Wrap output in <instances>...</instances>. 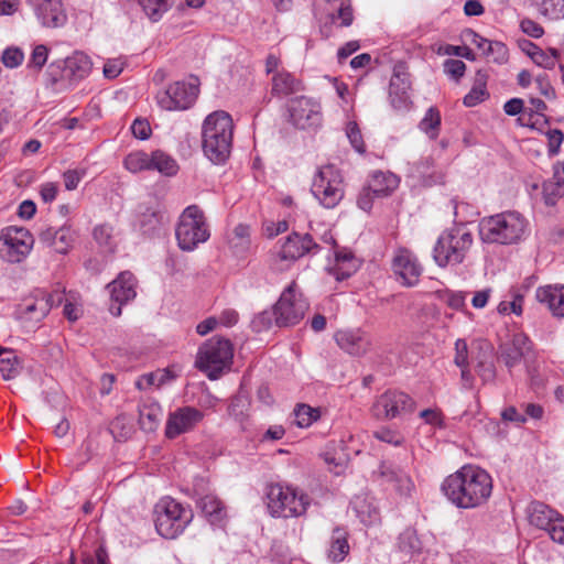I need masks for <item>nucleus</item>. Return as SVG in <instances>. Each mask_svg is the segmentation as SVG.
<instances>
[{"instance_id":"1","label":"nucleus","mask_w":564,"mask_h":564,"mask_svg":"<svg viewBox=\"0 0 564 564\" xmlns=\"http://www.w3.org/2000/svg\"><path fill=\"white\" fill-rule=\"evenodd\" d=\"M442 491L457 508H478L491 496L492 478L485 469L466 465L445 478Z\"/></svg>"},{"instance_id":"2","label":"nucleus","mask_w":564,"mask_h":564,"mask_svg":"<svg viewBox=\"0 0 564 564\" xmlns=\"http://www.w3.org/2000/svg\"><path fill=\"white\" fill-rule=\"evenodd\" d=\"M234 121L224 110L209 113L202 126V149L214 164L225 163L231 152Z\"/></svg>"},{"instance_id":"3","label":"nucleus","mask_w":564,"mask_h":564,"mask_svg":"<svg viewBox=\"0 0 564 564\" xmlns=\"http://www.w3.org/2000/svg\"><path fill=\"white\" fill-rule=\"evenodd\" d=\"M528 221L518 212H503L484 217L479 223V236L485 243L513 245L525 235Z\"/></svg>"},{"instance_id":"4","label":"nucleus","mask_w":564,"mask_h":564,"mask_svg":"<svg viewBox=\"0 0 564 564\" xmlns=\"http://www.w3.org/2000/svg\"><path fill=\"white\" fill-rule=\"evenodd\" d=\"M473 235L464 225L444 230L433 248V259L441 268L464 262L473 246Z\"/></svg>"},{"instance_id":"5","label":"nucleus","mask_w":564,"mask_h":564,"mask_svg":"<svg viewBox=\"0 0 564 564\" xmlns=\"http://www.w3.org/2000/svg\"><path fill=\"white\" fill-rule=\"evenodd\" d=\"M265 505L273 518H299L306 513L311 498L296 488L271 484L267 488Z\"/></svg>"},{"instance_id":"6","label":"nucleus","mask_w":564,"mask_h":564,"mask_svg":"<svg viewBox=\"0 0 564 564\" xmlns=\"http://www.w3.org/2000/svg\"><path fill=\"white\" fill-rule=\"evenodd\" d=\"M234 357L231 341L223 337H212L204 343L197 352L195 367L208 379L217 380L225 370L230 368Z\"/></svg>"},{"instance_id":"7","label":"nucleus","mask_w":564,"mask_h":564,"mask_svg":"<svg viewBox=\"0 0 564 564\" xmlns=\"http://www.w3.org/2000/svg\"><path fill=\"white\" fill-rule=\"evenodd\" d=\"M154 524L165 539H175L193 519V511L171 497H163L154 507Z\"/></svg>"},{"instance_id":"8","label":"nucleus","mask_w":564,"mask_h":564,"mask_svg":"<svg viewBox=\"0 0 564 564\" xmlns=\"http://www.w3.org/2000/svg\"><path fill=\"white\" fill-rule=\"evenodd\" d=\"M175 237L183 251H193L209 239L206 217L197 205H189L183 210L175 228Z\"/></svg>"},{"instance_id":"9","label":"nucleus","mask_w":564,"mask_h":564,"mask_svg":"<svg viewBox=\"0 0 564 564\" xmlns=\"http://www.w3.org/2000/svg\"><path fill=\"white\" fill-rule=\"evenodd\" d=\"M311 192L325 208L336 207L344 197V178L333 164L322 166L314 176Z\"/></svg>"},{"instance_id":"10","label":"nucleus","mask_w":564,"mask_h":564,"mask_svg":"<svg viewBox=\"0 0 564 564\" xmlns=\"http://www.w3.org/2000/svg\"><path fill=\"white\" fill-rule=\"evenodd\" d=\"M35 239L25 227L7 226L0 231V258L10 264L23 262L31 253Z\"/></svg>"},{"instance_id":"11","label":"nucleus","mask_w":564,"mask_h":564,"mask_svg":"<svg viewBox=\"0 0 564 564\" xmlns=\"http://www.w3.org/2000/svg\"><path fill=\"white\" fill-rule=\"evenodd\" d=\"M273 308L275 325L289 327L299 324L304 318L308 303L300 292L296 282L293 281L283 290Z\"/></svg>"},{"instance_id":"12","label":"nucleus","mask_w":564,"mask_h":564,"mask_svg":"<svg viewBox=\"0 0 564 564\" xmlns=\"http://www.w3.org/2000/svg\"><path fill=\"white\" fill-rule=\"evenodd\" d=\"M288 121L296 129L315 130L322 126L321 104L310 97L300 96L286 104Z\"/></svg>"},{"instance_id":"13","label":"nucleus","mask_w":564,"mask_h":564,"mask_svg":"<svg viewBox=\"0 0 564 564\" xmlns=\"http://www.w3.org/2000/svg\"><path fill=\"white\" fill-rule=\"evenodd\" d=\"M199 94L198 79L193 83L184 80L171 84L165 90L156 95L158 105L167 111L186 110L196 101Z\"/></svg>"},{"instance_id":"14","label":"nucleus","mask_w":564,"mask_h":564,"mask_svg":"<svg viewBox=\"0 0 564 564\" xmlns=\"http://www.w3.org/2000/svg\"><path fill=\"white\" fill-rule=\"evenodd\" d=\"M415 409V401L405 392L388 390L373 403L372 412L377 419L392 420L411 414Z\"/></svg>"},{"instance_id":"15","label":"nucleus","mask_w":564,"mask_h":564,"mask_svg":"<svg viewBox=\"0 0 564 564\" xmlns=\"http://www.w3.org/2000/svg\"><path fill=\"white\" fill-rule=\"evenodd\" d=\"M334 339L341 350L354 357L367 355L373 346L371 334L361 327L339 329Z\"/></svg>"},{"instance_id":"16","label":"nucleus","mask_w":564,"mask_h":564,"mask_svg":"<svg viewBox=\"0 0 564 564\" xmlns=\"http://www.w3.org/2000/svg\"><path fill=\"white\" fill-rule=\"evenodd\" d=\"M137 279L130 271L121 272L112 282L107 285L112 303L109 312L112 316L121 315L122 305L137 296Z\"/></svg>"},{"instance_id":"17","label":"nucleus","mask_w":564,"mask_h":564,"mask_svg":"<svg viewBox=\"0 0 564 564\" xmlns=\"http://www.w3.org/2000/svg\"><path fill=\"white\" fill-rule=\"evenodd\" d=\"M204 419V413L189 405L177 408L169 414L165 424V437L174 440L181 434L187 433L195 429Z\"/></svg>"},{"instance_id":"18","label":"nucleus","mask_w":564,"mask_h":564,"mask_svg":"<svg viewBox=\"0 0 564 564\" xmlns=\"http://www.w3.org/2000/svg\"><path fill=\"white\" fill-rule=\"evenodd\" d=\"M321 250V246L310 234L292 231L282 243L279 258L281 260L296 261L304 256H315Z\"/></svg>"},{"instance_id":"19","label":"nucleus","mask_w":564,"mask_h":564,"mask_svg":"<svg viewBox=\"0 0 564 564\" xmlns=\"http://www.w3.org/2000/svg\"><path fill=\"white\" fill-rule=\"evenodd\" d=\"M533 343L529 336L522 332L512 334L511 338L499 346V357L505 366L511 371L512 368L520 365L522 359L527 358L532 351Z\"/></svg>"},{"instance_id":"20","label":"nucleus","mask_w":564,"mask_h":564,"mask_svg":"<svg viewBox=\"0 0 564 564\" xmlns=\"http://www.w3.org/2000/svg\"><path fill=\"white\" fill-rule=\"evenodd\" d=\"M392 271L402 285L411 288L419 283L423 268L411 251L400 249L392 260Z\"/></svg>"},{"instance_id":"21","label":"nucleus","mask_w":564,"mask_h":564,"mask_svg":"<svg viewBox=\"0 0 564 564\" xmlns=\"http://www.w3.org/2000/svg\"><path fill=\"white\" fill-rule=\"evenodd\" d=\"M28 4L44 28H61L67 21L62 0H28Z\"/></svg>"},{"instance_id":"22","label":"nucleus","mask_w":564,"mask_h":564,"mask_svg":"<svg viewBox=\"0 0 564 564\" xmlns=\"http://www.w3.org/2000/svg\"><path fill=\"white\" fill-rule=\"evenodd\" d=\"M377 475L382 484L391 485L395 492L402 497H409L414 490V482L410 475L403 468L390 462H381Z\"/></svg>"},{"instance_id":"23","label":"nucleus","mask_w":564,"mask_h":564,"mask_svg":"<svg viewBox=\"0 0 564 564\" xmlns=\"http://www.w3.org/2000/svg\"><path fill=\"white\" fill-rule=\"evenodd\" d=\"M75 239V231L67 226L47 227L39 234L40 243L59 254H67L73 248Z\"/></svg>"},{"instance_id":"24","label":"nucleus","mask_w":564,"mask_h":564,"mask_svg":"<svg viewBox=\"0 0 564 564\" xmlns=\"http://www.w3.org/2000/svg\"><path fill=\"white\" fill-rule=\"evenodd\" d=\"M197 507L202 510L205 518L213 525L221 527L227 519V510L221 500L214 494L203 495L197 489Z\"/></svg>"},{"instance_id":"25","label":"nucleus","mask_w":564,"mask_h":564,"mask_svg":"<svg viewBox=\"0 0 564 564\" xmlns=\"http://www.w3.org/2000/svg\"><path fill=\"white\" fill-rule=\"evenodd\" d=\"M535 299L555 317H564V285H543L535 291Z\"/></svg>"},{"instance_id":"26","label":"nucleus","mask_w":564,"mask_h":564,"mask_svg":"<svg viewBox=\"0 0 564 564\" xmlns=\"http://www.w3.org/2000/svg\"><path fill=\"white\" fill-rule=\"evenodd\" d=\"M271 84L272 96L279 98H284L304 90L303 82L285 69L275 72L271 78Z\"/></svg>"},{"instance_id":"27","label":"nucleus","mask_w":564,"mask_h":564,"mask_svg":"<svg viewBox=\"0 0 564 564\" xmlns=\"http://www.w3.org/2000/svg\"><path fill=\"white\" fill-rule=\"evenodd\" d=\"M409 89L410 82L408 80L406 75L403 74V76H401L399 72L394 70L390 80L389 98L391 106L395 110L404 111L409 109L411 105Z\"/></svg>"},{"instance_id":"28","label":"nucleus","mask_w":564,"mask_h":564,"mask_svg":"<svg viewBox=\"0 0 564 564\" xmlns=\"http://www.w3.org/2000/svg\"><path fill=\"white\" fill-rule=\"evenodd\" d=\"M327 558L332 563H340L349 554L348 532L345 528L336 527L330 534Z\"/></svg>"},{"instance_id":"29","label":"nucleus","mask_w":564,"mask_h":564,"mask_svg":"<svg viewBox=\"0 0 564 564\" xmlns=\"http://www.w3.org/2000/svg\"><path fill=\"white\" fill-rule=\"evenodd\" d=\"M475 361V370L481 378L482 382H490L496 377V368L494 364L492 347L489 344L479 346L477 356H473Z\"/></svg>"},{"instance_id":"30","label":"nucleus","mask_w":564,"mask_h":564,"mask_svg":"<svg viewBox=\"0 0 564 564\" xmlns=\"http://www.w3.org/2000/svg\"><path fill=\"white\" fill-rule=\"evenodd\" d=\"M367 185L376 197H387L398 187L399 178L390 172L375 171Z\"/></svg>"},{"instance_id":"31","label":"nucleus","mask_w":564,"mask_h":564,"mask_svg":"<svg viewBox=\"0 0 564 564\" xmlns=\"http://www.w3.org/2000/svg\"><path fill=\"white\" fill-rule=\"evenodd\" d=\"M558 518V512L543 502L533 501L529 506V521L539 529L547 530Z\"/></svg>"},{"instance_id":"32","label":"nucleus","mask_w":564,"mask_h":564,"mask_svg":"<svg viewBox=\"0 0 564 564\" xmlns=\"http://www.w3.org/2000/svg\"><path fill=\"white\" fill-rule=\"evenodd\" d=\"M64 62L68 80H80L87 77L93 66L90 58L82 52L74 53Z\"/></svg>"},{"instance_id":"33","label":"nucleus","mask_w":564,"mask_h":564,"mask_svg":"<svg viewBox=\"0 0 564 564\" xmlns=\"http://www.w3.org/2000/svg\"><path fill=\"white\" fill-rule=\"evenodd\" d=\"M542 197L546 206H555L564 197V178L553 172L552 177L542 184Z\"/></svg>"},{"instance_id":"34","label":"nucleus","mask_w":564,"mask_h":564,"mask_svg":"<svg viewBox=\"0 0 564 564\" xmlns=\"http://www.w3.org/2000/svg\"><path fill=\"white\" fill-rule=\"evenodd\" d=\"M487 74L482 70H477L475 84L470 91L464 97L463 102L466 107H475L479 102L486 100L489 94L486 88Z\"/></svg>"},{"instance_id":"35","label":"nucleus","mask_w":564,"mask_h":564,"mask_svg":"<svg viewBox=\"0 0 564 564\" xmlns=\"http://www.w3.org/2000/svg\"><path fill=\"white\" fill-rule=\"evenodd\" d=\"M162 214L149 206L140 205L137 224L143 234H152L161 224Z\"/></svg>"},{"instance_id":"36","label":"nucleus","mask_w":564,"mask_h":564,"mask_svg":"<svg viewBox=\"0 0 564 564\" xmlns=\"http://www.w3.org/2000/svg\"><path fill=\"white\" fill-rule=\"evenodd\" d=\"M151 171H158L165 176H174L178 171L175 159L162 150L151 152Z\"/></svg>"},{"instance_id":"37","label":"nucleus","mask_w":564,"mask_h":564,"mask_svg":"<svg viewBox=\"0 0 564 564\" xmlns=\"http://www.w3.org/2000/svg\"><path fill=\"white\" fill-rule=\"evenodd\" d=\"M162 409L159 403H144L139 406V422L141 429L152 432L158 427Z\"/></svg>"},{"instance_id":"38","label":"nucleus","mask_w":564,"mask_h":564,"mask_svg":"<svg viewBox=\"0 0 564 564\" xmlns=\"http://www.w3.org/2000/svg\"><path fill=\"white\" fill-rule=\"evenodd\" d=\"M47 305L41 303L36 296L34 302L25 303L19 311V318L23 322L40 323L47 315Z\"/></svg>"},{"instance_id":"39","label":"nucleus","mask_w":564,"mask_h":564,"mask_svg":"<svg viewBox=\"0 0 564 564\" xmlns=\"http://www.w3.org/2000/svg\"><path fill=\"white\" fill-rule=\"evenodd\" d=\"M151 153L144 151H133L129 153L123 161L124 167L132 172L151 171Z\"/></svg>"},{"instance_id":"40","label":"nucleus","mask_w":564,"mask_h":564,"mask_svg":"<svg viewBox=\"0 0 564 564\" xmlns=\"http://www.w3.org/2000/svg\"><path fill=\"white\" fill-rule=\"evenodd\" d=\"M21 360L14 351L7 349L0 358V372L4 380H10L19 376L21 371Z\"/></svg>"},{"instance_id":"41","label":"nucleus","mask_w":564,"mask_h":564,"mask_svg":"<svg viewBox=\"0 0 564 564\" xmlns=\"http://www.w3.org/2000/svg\"><path fill=\"white\" fill-rule=\"evenodd\" d=\"M354 509L357 517L366 525H371L379 520V511L371 502L365 498H357L354 502Z\"/></svg>"},{"instance_id":"42","label":"nucleus","mask_w":564,"mask_h":564,"mask_svg":"<svg viewBox=\"0 0 564 564\" xmlns=\"http://www.w3.org/2000/svg\"><path fill=\"white\" fill-rule=\"evenodd\" d=\"M147 17L153 21H159L162 15L173 6V0H138Z\"/></svg>"},{"instance_id":"43","label":"nucleus","mask_w":564,"mask_h":564,"mask_svg":"<svg viewBox=\"0 0 564 564\" xmlns=\"http://www.w3.org/2000/svg\"><path fill=\"white\" fill-rule=\"evenodd\" d=\"M398 547L401 552L413 555L421 552V541L416 534V531L411 528H406L400 533L398 538Z\"/></svg>"},{"instance_id":"44","label":"nucleus","mask_w":564,"mask_h":564,"mask_svg":"<svg viewBox=\"0 0 564 564\" xmlns=\"http://www.w3.org/2000/svg\"><path fill=\"white\" fill-rule=\"evenodd\" d=\"M295 424L299 427H308L321 416L318 408H312L308 404L301 403L294 409Z\"/></svg>"},{"instance_id":"45","label":"nucleus","mask_w":564,"mask_h":564,"mask_svg":"<svg viewBox=\"0 0 564 564\" xmlns=\"http://www.w3.org/2000/svg\"><path fill=\"white\" fill-rule=\"evenodd\" d=\"M539 13L552 21L564 19V0H540Z\"/></svg>"},{"instance_id":"46","label":"nucleus","mask_w":564,"mask_h":564,"mask_svg":"<svg viewBox=\"0 0 564 564\" xmlns=\"http://www.w3.org/2000/svg\"><path fill=\"white\" fill-rule=\"evenodd\" d=\"M440 126L441 113L435 107L427 109L424 118L419 124L420 129L424 131L431 139H435L438 135Z\"/></svg>"},{"instance_id":"47","label":"nucleus","mask_w":564,"mask_h":564,"mask_svg":"<svg viewBox=\"0 0 564 564\" xmlns=\"http://www.w3.org/2000/svg\"><path fill=\"white\" fill-rule=\"evenodd\" d=\"M330 17L334 23L339 20V26H350L354 22V11L350 0H340L335 13Z\"/></svg>"},{"instance_id":"48","label":"nucleus","mask_w":564,"mask_h":564,"mask_svg":"<svg viewBox=\"0 0 564 564\" xmlns=\"http://www.w3.org/2000/svg\"><path fill=\"white\" fill-rule=\"evenodd\" d=\"M485 56L491 57L492 62L503 64L509 58V51L505 43L499 41H490L485 50Z\"/></svg>"},{"instance_id":"49","label":"nucleus","mask_w":564,"mask_h":564,"mask_svg":"<svg viewBox=\"0 0 564 564\" xmlns=\"http://www.w3.org/2000/svg\"><path fill=\"white\" fill-rule=\"evenodd\" d=\"M248 403L242 397H234L228 405V413L240 424L247 420Z\"/></svg>"},{"instance_id":"50","label":"nucleus","mask_w":564,"mask_h":564,"mask_svg":"<svg viewBox=\"0 0 564 564\" xmlns=\"http://www.w3.org/2000/svg\"><path fill=\"white\" fill-rule=\"evenodd\" d=\"M273 324H275L274 308L272 311H263L257 314L251 321V328L256 333L268 330Z\"/></svg>"},{"instance_id":"51","label":"nucleus","mask_w":564,"mask_h":564,"mask_svg":"<svg viewBox=\"0 0 564 564\" xmlns=\"http://www.w3.org/2000/svg\"><path fill=\"white\" fill-rule=\"evenodd\" d=\"M373 436L378 441L388 443L393 446H401L405 441L402 433H400L397 430H391L389 427H380L379 430L373 432Z\"/></svg>"},{"instance_id":"52","label":"nucleus","mask_w":564,"mask_h":564,"mask_svg":"<svg viewBox=\"0 0 564 564\" xmlns=\"http://www.w3.org/2000/svg\"><path fill=\"white\" fill-rule=\"evenodd\" d=\"M47 85L55 86L59 82L67 79L66 67L64 61L53 62L48 65L46 70Z\"/></svg>"},{"instance_id":"53","label":"nucleus","mask_w":564,"mask_h":564,"mask_svg":"<svg viewBox=\"0 0 564 564\" xmlns=\"http://www.w3.org/2000/svg\"><path fill=\"white\" fill-rule=\"evenodd\" d=\"M530 47L534 48V52L532 54V61L540 67H543L545 69H553L556 65L554 62V56H550L547 52L543 51L541 47H539L536 44L527 41L525 42Z\"/></svg>"},{"instance_id":"54","label":"nucleus","mask_w":564,"mask_h":564,"mask_svg":"<svg viewBox=\"0 0 564 564\" xmlns=\"http://www.w3.org/2000/svg\"><path fill=\"white\" fill-rule=\"evenodd\" d=\"M466 292L446 290L441 295V300L453 310H463L466 306Z\"/></svg>"},{"instance_id":"55","label":"nucleus","mask_w":564,"mask_h":564,"mask_svg":"<svg viewBox=\"0 0 564 564\" xmlns=\"http://www.w3.org/2000/svg\"><path fill=\"white\" fill-rule=\"evenodd\" d=\"M41 303H45L47 307V313L53 308L59 306L65 300V291L64 290H54L52 292L40 291L37 295Z\"/></svg>"},{"instance_id":"56","label":"nucleus","mask_w":564,"mask_h":564,"mask_svg":"<svg viewBox=\"0 0 564 564\" xmlns=\"http://www.w3.org/2000/svg\"><path fill=\"white\" fill-rule=\"evenodd\" d=\"M358 269L357 263L335 262L329 269V273L335 276L337 281H344L350 278Z\"/></svg>"},{"instance_id":"57","label":"nucleus","mask_w":564,"mask_h":564,"mask_svg":"<svg viewBox=\"0 0 564 564\" xmlns=\"http://www.w3.org/2000/svg\"><path fill=\"white\" fill-rule=\"evenodd\" d=\"M346 133L352 148L358 153H365L366 147L358 124L354 121L348 122Z\"/></svg>"},{"instance_id":"58","label":"nucleus","mask_w":564,"mask_h":564,"mask_svg":"<svg viewBox=\"0 0 564 564\" xmlns=\"http://www.w3.org/2000/svg\"><path fill=\"white\" fill-rule=\"evenodd\" d=\"M523 296L521 294L513 295L512 301H501L497 311L501 315L513 313L516 315L522 314Z\"/></svg>"},{"instance_id":"59","label":"nucleus","mask_w":564,"mask_h":564,"mask_svg":"<svg viewBox=\"0 0 564 564\" xmlns=\"http://www.w3.org/2000/svg\"><path fill=\"white\" fill-rule=\"evenodd\" d=\"M24 59L23 52L18 47H8L3 51L1 61L6 67L15 68L22 64Z\"/></svg>"},{"instance_id":"60","label":"nucleus","mask_w":564,"mask_h":564,"mask_svg":"<svg viewBox=\"0 0 564 564\" xmlns=\"http://www.w3.org/2000/svg\"><path fill=\"white\" fill-rule=\"evenodd\" d=\"M48 56V48L43 45H36L31 54L28 67L41 70L45 65Z\"/></svg>"},{"instance_id":"61","label":"nucleus","mask_w":564,"mask_h":564,"mask_svg":"<svg viewBox=\"0 0 564 564\" xmlns=\"http://www.w3.org/2000/svg\"><path fill=\"white\" fill-rule=\"evenodd\" d=\"M87 169L79 167L74 170H67L63 173V180L65 188L67 191H74L77 188L82 178L86 175Z\"/></svg>"},{"instance_id":"62","label":"nucleus","mask_w":564,"mask_h":564,"mask_svg":"<svg viewBox=\"0 0 564 564\" xmlns=\"http://www.w3.org/2000/svg\"><path fill=\"white\" fill-rule=\"evenodd\" d=\"M546 137L549 155H556L560 151L561 144L564 141V133L560 129H550L546 132Z\"/></svg>"},{"instance_id":"63","label":"nucleus","mask_w":564,"mask_h":564,"mask_svg":"<svg viewBox=\"0 0 564 564\" xmlns=\"http://www.w3.org/2000/svg\"><path fill=\"white\" fill-rule=\"evenodd\" d=\"M466 70V64L460 59H446L444 62V72L454 78L455 80H459Z\"/></svg>"},{"instance_id":"64","label":"nucleus","mask_w":564,"mask_h":564,"mask_svg":"<svg viewBox=\"0 0 564 564\" xmlns=\"http://www.w3.org/2000/svg\"><path fill=\"white\" fill-rule=\"evenodd\" d=\"M520 29L523 33L533 39H540L544 34V29L542 28V25L529 18H524L521 20Z\"/></svg>"}]
</instances>
